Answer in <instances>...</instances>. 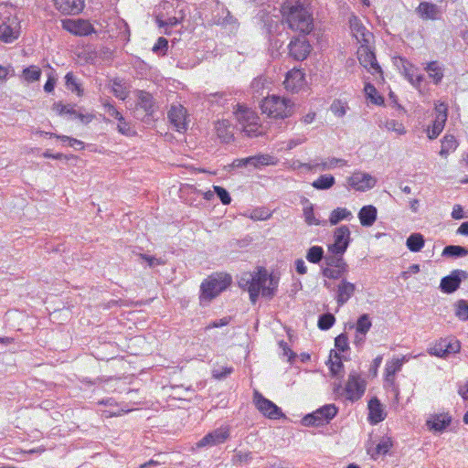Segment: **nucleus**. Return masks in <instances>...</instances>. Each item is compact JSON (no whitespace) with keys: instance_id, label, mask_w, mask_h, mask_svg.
<instances>
[{"instance_id":"nucleus-1","label":"nucleus","mask_w":468,"mask_h":468,"mask_svg":"<svg viewBox=\"0 0 468 468\" xmlns=\"http://www.w3.org/2000/svg\"><path fill=\"white\" fill-rule=\"evenodd\" d=\"M239 285L248 291L250 302L255 303L261 294L269 299L272 298L278 287V281L269 275L266 269L259 268L256 271L242 273Z\"/></svg>"},{"instance_id":"nucleus-2","label":"nucleus","mask_w":468,"mask_h":468,"mask_svg":"<svg viewBox=\"0 0 468 468\" xmlns=\"http://www.w3.org/2000/svg\"><path fill=\"white\" fill-rule=\"evenodd\" d=\"M282 22L293 30L309 34L314 27L313 17L307 7L300 1L286 0L281 5Z\"/></svg>"},{"instance_id":"nucleus-3","label":"nucleus","mask_w":468,"mask_h":468,"mask_svg":"<svg viewBox=\"0 0 468 468\" xmlns=\"http://www.w3.org/2000/svg\"><path fill=\"white\" fill-rule=\"evenodd\" d=\"M261 107L269 117L285 119L292 115L294 103L287 98L272 95L265 98Z\"/></svg>"},{"instance_id":"nucleus-4","label":"nucleus","mask_w":468,"mask_h":468,"mask_svg":"<svg viewBox=\"0 0 468 468\" xmlns=\"http://www.w3.org/2000/svg\"><path fill=\"white\" fill-rule=\"evenodd\" d=\"M231 282L229 275L216 273L204 280L200 285V302L209 303L221 292L226 290Z\"/></svg>"},{"instance_id":"nucleus-5","label":"nucleus","mask_w":468,"mask_h":468,"mask_svg":"<svg viewBox=\"0 0 468 468\" xmlns=\"http://www.w3.org/2000/svg\"><path fill=\"white\" fill-rule=\"evenodd\" d=\"M235 116L240 129L248 137H258L265 133V128L260 123V117L254 111L239 106Z\"/></svg>"},{"instance_id":"nucleus-6","label":"nucleus","mask_w":468,"mask_h":468,"mask_svg":"<svg viewBox=\"0 0 468 468\" xmlns=\"http://www.w3.org/2000/svg\"><path fill=\"white\" fill-rule=\"evenodd\" d=\"M338 409L335 404H326L302 419L305 427H320L328 424L337 414Z\"/></svg>"},{"instance_id":"nucleus-7","label":"nucleus","mask_w":468,"mask_h":468,"mask_svg":"<svg viewBox=\"0 0 468 468\" xmlns=\"http://www.w3.org/2000/svg\"><path fill=\"white\" fill-rule=\"evenodd\" d=\"M253 402L257 410L268 419L279 420L285 417L281 408L264 398L259 391L254 392Z\"/></svg>"},{"instance_id":"nucleus-8","label":"nucleus","mask_w":468,"mask_h":468,"mask_svg":"<svg viewBox=\"0 0 468 468\" xmlns=\"http://www.w3.org/2000/svg\"><path fill=\"white\" fill-rule=\"evenodd\" d=\"M334 242L328 246L329 252L345 253L352 240L351 231L346 225L335 228L333 233Z\"/></svg>"},{"instance_id":"nucleus-9","label":"nucleus","mask_w":468,"mask_h":468,"mask_svg":"<svg viewBox=\"0 0 468 468\" xmlns=\"http://www.w3.org/2000/svg\"><path fill=\"white\" fill-rule=\"evenodd\" d=\"M448 107L443 102L435 104L436 116L432 122V125L427 128L426 133L429 139H436L442 132L445 126V122L448 118Z\"/></svg>"},{"instance_id":"nucleus-10","label":"nucleus","mask_w":468,"mask_h":468,"mask_svg":"<svg viewBox=\"0 0 468 468\" xmlns=\"http://www.w3.org/2000/svg\"><path fill=\"white\" fill-rule=\"evenodd\" d=\"M276 158L268 154H261L246 158L235 159L232 163L233 167L241 168L252 166L254 168H261L262 166L274 165Z\"/></svg>"},{"instance_id":"nucleus-11","label":"nucleus","mask_w":468,"mask_h":468,"mask_svg":"<svg viewBox=\"0 0 468 468\" xmlns=\"http://www.w3.org/2000/svg\"><path fill=\"white\" fill-rule=\"evenodd\" d=\"M346 180L351 188L360 192L372 189L377 184V179L375 177L361 171L354 172Z\"/></svg>"},{"instance_id":"nucleus-12","label":"nucleus","mask_w":468,"mask_h":468,"mask_svg":"<svg viewBox=\"0 0 468 468\" xmlns=\"http://www.w3.org/2000/svg\"><path fill=\"white\" fill-rule=\"evenodd\" d=\"M20 35V25L16 17L8 16L0 23V40L12 43Z\"/></svg>"},{"instance_id":"nucleus-13","label":"nucleus","mask_w":468,"mask_h":468,"mask_svg":"<svg viewBox=\"0 0 468 468\" xmlns=\"http://www.w3.org/2000/svg\"><path fill=\"white\" fill-rule=\"evenodd\" d=\"M229 437V429L220 427L206 434L196 443L197 448L212 447L225 442Z\"/></svg>"},{"instance_id":"nucleus-14","label":"nucleus","mask_w":468,"mask_h":468,"mask_svg":"<svg viewBox=\"0 0 468 468\" xmlns=\"http://www.w3.org/2000/svg\"><path fill=\"white\" fill-rule=\"evenodd\" d=\"M366 390V381L356 373L348 376L346 385V392L347 399L355 401L359 399Z\"/></svg>"},{"instance_id":"nucleus-15","label":"nucleus","mask_w":468,"mask_h":468,"mask_svg":"<svg viewBox=\"0 0 468 468\" xmlns=\"http://www.w3.org/2000/svg\"><path fill=\"white\" fill-rule=\"evenodd\" d=\"M63 29L75 36H89L94 32L93 26L84 19H64L62 20Z\"/></svg>"},{"instance_id":"nucleus-16","label":"nucleus","mask_w":468,"mask_h":468,"mask_svg":"<svg viewBox=\"0 0 468 468\" xmlns=\"http://www.w3.org/2000/svg\"><path fill=\"white\" fill-rule=\"evenodd\" d=\"M468 278V272L463 270H454L450 275L441 280L440 289L445 293L454 292L461 284L463 280Z\"/></svg>"},{"instance_id":"nucleus-17","label":"nucleus","mask_w":468,"mask_h":468,"mask_svg":"<svg viewBox=\"0 0 468 468\" xmlns=\"http://www.w3.org/2000/svg\"><path fill=\"white\" fill-rule=\"evenodd\" d=\"M369 44L360 45L357 49V58L359 63L372 73L381 72V69L377 62L374 52L369 48Z\"/></svg>"},{"instance_id":"nucleus-18","label":"nucleus","mask_w":468,"mask_h":468,"mask_svg":"<svg viewBox=\"0 0 468 468\" xmlns=\"http://www.w3.org/2000/svg\"><path fill=\"white\" fill-rule=\"evenodd\" d=\"M460 343L454 339H441L434 344L432 347L429 349V354L438 356L444 357L450 354L459 352Z\"/></svg>"},{"instance_id":"nucleus-19","label":"nucleus","mask_w":468,"mask_h":468,"mask_svg":"<svg viewBox=\"0 0 468 468\" xmlns=\"http://www.w3.org/2000/svg\"><path fill=\"white\" fill-rule=\"evenodd\" d=\"M312 47L305 37H295L289 44V53L296 60H303L310 54Z\"/></svg>"},{"instance_id":"nucleus-20","label":"nucleus","mask_w":468,"mask_h":468,"mask_svg":"<svg viewBox=\"0 0 468 468\" xmlns=\"http://www.w3.org/2000/svg\"><path fill=\"white\" fill-rule=\"evenodd\" d=\"M372 326V322L367 314L360 315L354 325L356 334L354 337V345L357 347L363 346L366 341V335Z\"/></svg>"},{"instance_id":"nucleus-21","label":"nucleus","mask_w":468,"mask_h":468,"mask_svg":"<svg viewBox=\"0 0 468 468\" xmlns=\"http://www.w3.org/2000/svg\"><path fill=\"white\" fill-rule=\"evenodd\" d=\"M350 29L353 37L356 39V41L360 45L369 44L373 36L372 34L365 27L360 19L355 16L350 17L349 19Z\"/></svg>"},{"instance_id":"nucleus-22","label":"nucleus","mask_w":468,"mask_h":468,"mask_svg":"<svg viewBox=\"0 0 468 468\" xmlns=\"http://www.w3.org/2000/svg\"><path fill=\"white\" fill-rule=\"evenodd\" d=\"M167 115L170 122L175 126L177 132L186 130V110L182 105H172Z\"/></svg>"},{"instance_id":"nucleus-23","label":"nucleus","mask_w":468,"mask_h":468,"mask_svg":"<svg viewBox=\"0 0 468 468\" xmlns=\"http://www.w3.org/2000/svg\"><path fill=\"white\" fill-rule=\"evenodd\" d=\"M304 82V73L301 69H293L287 72L283 85L288 91L297 92L303 87Z\"/></svg>"},{"instance_id":"nucleus-24","label":"nucleus","mask_w":468,"mask_h":468,"mask_svg":"<svg viewBox=\"0 0 468 468\" xmlns=\"http://www.w3.org/2000/svg\"><path fill=\"white\" fill-rule=\"evenodd\" d=\"M416 13L423 20H437L441 16V9L436 4L421 2L416 8Z\"/></svg>"},{"instance_id":"nucleus-25","label":"nucleus","mask_w":468,"mask_h":468,"mask_svg":"<svg viewBox=\"0 0 468 468\" xmlns=\"http://www.w3.org/2000/svg\"><path fill=\"white\" fill-rule=\"evenodd\" d=\"M356 285L346 279H342L335 289V301L338 306L344 305L353 296Z\"/></svg>"},{"instance_id":"nucleus-26","label":"nucleus","mask_w":468,"mask_h":468,"mask_svg":"<svg viewBox=\"0 0 468 468\" xmlns=\"http://www.w3.org/2000/svg\"><path fill=\"white\" fill-rule=\"evenodd\" d=\"M409 358L406 356L402 357L393 358L386 363L385 367V382L389 386L395 385V375L401 370V367Z\"/></svg>"},{"instance_id":"nucleus-27","label":"nucleus","mask_w":468,"mask_h":468,"mask_svg":"<svg viewBox=\"0 0 468 468\" xmlns=\"http://www.w3.org/2000/svg\"><path fill=\"white\" fill-rule=\"evenodd\" d=\"M452 422V417L448 413L431 415L426 421L430 431L442 432Z\"/></svg>"},{"instance_id":"nucleus-28","label":"nucleus","mask_w":468,"mask_h":468,"mask_svg":"<svg viewBox=\"0 0 468 468\" xmlns=\"http://www.w3.org/2000/svg\"><path fill=\"white\" fill-rule=\"evenodd\" d=\"M55 6L63 14H79L84 8V0H55Z\"/></svg>"},{"instance_id":"nucleus-29","label":"nucleus","mask_w":468,"mask_h":468,"mask_svg":"<svg viewBox=\"0 0 468 468\" xmlns=\"http://www.w3.org/2000/svg\"><path fill=\"white\" fill-rule=\"evenodd\" d=\"M399 61L401 62V70L407 80L414 86H420L421 82L424 80V76L422 74L417 73V69L406 60L403 58H399Z\"/></svg>"},{"instance_id":"nucleus-30","label":"nucleus","mask_w":468,"mask_h":468,"mask_svg":"<svg viewBox=\"0 0 468 468\" xmlns=\"http://www.w3.org/2000/svg\"><path fill=\"white\" fill-rule=\"evenodd\" d=\"M368 411L367 420L374 425L382 421L386 417L382 405L377 398H373L369 400Z\"/></svg>"},{"instance_id":"nucleus-31","label":"nucleus","mask_w":468,"mask_h":468,"mask_svg":"<svg viewBox=\"0 0 468 468\" xmlns=\"http://www.w3.org/2000/svg\"><path fill=\"white\" fill-rule=\"evenodd\" d=\"M216 133L218 138L224 143H229L233 139L234 128L228 120L218 121L215 125Z\"/></svg>"},{"instance_id":"nucleus-32","label":"nucleus","mask_w":468,"mask_h":468,"mask_svg":"<svg viewBox=\"0 0 468 468\" xmlns=\"http://www.w3.org/2000/svg\"><path fill=\"white\" fill-rule=\"evenodd\" d=\"M377 208L372 206H364L358 212V218L364 227H371L377 219Z\"/></svg>"},{"instance_id":"nucleus-33","label":"nucleus","mask_w":468,"mask_h":468,"mask_svg":"<svg viewBox=\"0 0 468 468\" xmlns=\"http://www.w3.org/2000/svg\"><path fill=\"white\" fill-rule=\"evenodd\" d=\"M353 218L352 212L346 207H336L330 213L329 223L332 226L337 225L342 220L350 221Z\"/></svg>"},{"instance_id":"nucleus-34","label":"nucleus","mask_w":468,"mask_h":468,"mask_svg":"<svg viewBox=\"0 0 468 468\" xmlns=\"http://www.w3.org/2000/svg\"><path fill=\"white\" fill-rule=\"evenodd\" d=\"M137 106L143 109L146 114L151 115L154 106L153 96L149 92L139 90Z\"/></svg>"},{"instance_id":"nucleus-35","label":"nucleus","mask_w":468,"mask_h":468,"mask_svg":"<svg viewBox=\"0 0 468 468\" xmlns=\"http://www.w3.org/2000/svg\"><path fill=\"white\" fill-rule=\"evenodd\" d=\"M425 70L435 84H439L444 76L443 67L438 61L429 62Z\"/></svg>"},{"instance_id":"nucleus-36","label":"nucleus","mask_w":468,"mask_h":468,"mask_svg":"<svg viewBox=\"0 0 468 468\" xmlns=\"http://www.w3.org/2000/svg\"><path fill=\"white\" fill-rule=\"evenodd\" d=\"M391 447V439L388 437H384L380 440V441L377 444V446L374 449H368L367 452L371 455L373 459H377L379 455H383L388 452Z\"/></svg>"},{"instance_id":"nucleus-37","label":"nucleus","mask_w":468,"mask_h":468,"mask_svg":"<svg viewBox=\"0 0 468 468\" xmlns=\"http://www.w3.org/2000/svg\"><path fill=\"white\" fill-rule=\"evenodd\" d=\"M344 253L330 252L329 255L324 257L325 267L340 268L342 270L348 267L347 263L343 258Z\"/></svg>"},{"instance_id":"nucleus-38","label":"nucleus","mask_w":468,"mask_h":468,"mask_svg":"<svg viewBox=\"0 0 468 468\" xmlns=\"http://www.w3.org/2000/svg\"><path fill=\"white\" fill-rule=\"evenodd\" d=\"M458 146L456 138L452 134H445L441 140L440 155L446 157L451 152L455 151Z\"/></svg>"},{"instance_id":"nucleus-39","label":"nucleus","mask_w":468,"mask_h":468,"mask_svg":"<svg viewBox=\"0 0 468 468\" xmlns=\"http://www.w3.org/2000/svg\"><path fill=\"white\" fill-rule=\"evenodd\" d=\"M425 240L420 233H413L406 240L407 248L412 252H418L424 247Z\"/></svg>"},{"instance_id":"nucleus-40","label":"nucleus","mask_w":468,"mask_h":468,"mask_svg":"<svg viewBox=\"0 0 468 468\" xmlns=\"http://www.w3.org/2000/svg\"><path fill=\"white\" fill-rule=\"evenodd\" d=\"M42 71L39 67L31 65L23 69L21 78L27 83L37 81L41 77Z\"/></svg>"},{"instance_id":"nucleus-41","label":"nucleus","mask_w":468,"mask_h":468,"mask_svg":"<svg viewBox=\"0 0 468 468\" xmlns=\"http://www.w3.org/2000/svg\"><path fill=\"white\" fill-rule=\"evenodd\" d=\"M65 85L69 90L75 92L78 96L80 97L83 95L84 90L72 72H68L66 74Z\"/></svg>"},{"instance_id":"nucleus-42","label":"nucleus","mask_w":468,"mask_h":468,"mask_svg":"<svg viewBox=\"0 0 468 468\" xmlns=\"http://www.w3.org/2000/svg\"><path fill=\"white\" fill-rule=\"evenodd\" d=\"M335 183V177L331 175H322L312 183L313 187L318 190H327Z\"/></svg>"},{"instance_id":"nucleus-43","label":"nucleus","mask_w":468,"mask_h":468,"mask_svg":"<svg viewBox=\"0 0 468 468\" xmlns=\"http://www.w3.org/2000/svg\"><path fill=\"white\" fill-rule=\"evenodd\" d=\"M112 91L116 98L122 101H124L129 95L128 88L120 79H114L112 80Z\"/></svg>"},{"instance_id":"nucleus-44","label":"nucleus","mask_w":468,"mask_h":468,"mask_svg":"<svg viewBox=\"0 0 468 468\" xmlns=\"http://www.w3.org/2000/svg\"><path fill=\"white\" fill-rule=\"evenodd\" d=\"M441 255L443 257L454 258L464 257L468 255V250L464 247L458 245H449L443 249Z\"/></svg>"},{"instance_id":"nucleus-45","label":"nucleus","mask_w":468,"mask_h":468,"mask_svg":"<svg viewBox=\"0 0 468 468\" xmlns=\"http://www.w3.org/2000/svg\"><path fill=\"white\" fill-rule=\"evenodd\" d=\"M156 23L160 27L165 28V34H170V29L177 26L179 24V20L176 16L164 17L163 16H157Z\"/></svg>"},{"instance_id":"nucleus-46","label":"nucleus","mask_w":468,"mask_h":468,"mask_svg":"<svg viewBox=\"0 0 468 468\" xmlns=\"http://www.w3.org/2000/svg\"><path fill=\"white\" fill-rule=\"evenodd\" d=\"M303 217H304V221L309 226L325 225V223H326L325 221H321L320 219H318L315 217L314 212V207L312 204H309L308 206H305L303 207Z\"/></svg>"},{"instance_id":"nucleus-47","label":"nucleus","mask_w":468,"mask_h":468,"mask_svg":"<svg viewBox=\"0 0 468 468\" xmlns=\"http://www.w3.org/2000/svg\"><path fill=\"white\" fill-rule=\"evenodd\" d=\"M347 162L345 159L330 157L324 161L317 162L318 170L324 171L335 168L337 165H346Z\"/></svg>"},{"instance_id":"nucleus-48","label":"nucleus","mask_w":468,"mask_h":468,"mask_svg":"<svg viewBox=\"0 0 468 468\" xmlns=\"http://www.w3.org/2000/svg\"><path fill=\"white\" fill-rule=\"evenodd\" d=\"M348 272V267H346V269L342 270L340 268H331V267H324L322 270V274L324 277L333 280H338L341 279L346 273Z\"/></svg>"},{"instance_id":"nucleus-49","label":"nucleus","mask_w":468,"mask_h":468,"mask_svg":"<svg viewBox=\"0 0 468 468\" xmlns=\"http://www.w3.org/2000/svg\"><path fill=\"white\" fill-rule=\"evenodd\" d=\"M335 323V317L333 314L326 313L319 316L317 326L320 330H329Z\"/></svg>"},{"instance_id":"nucleus-50","label":"nucleus","mask_w":468,"mask_h":468,"mask_svg":"<svg viewBox=\"0 0 468 468\" xmlns=\"http://www.w3.org/2000/svg\"><path fill=\"white\" fill-rule=\"evenodd\" d=\"M324 258V249L320 246L311 247L306 253V259L312 263H319Z\"/></svg>"},{"instance_id":"nucleus-51","label":"nucleus","mask_w":468,"mask_h":468,"mask_svg":"<svg viewBox=\"0 0 468 468\" xmlns=\"http://www.w3.org/2000/svg\"><path fill=\"white\" fill-rule=\"evenodd\" d=\"M348 109L347 103L345 101H342L341 100H335L331 106L330 110L331 112L338 117H343Z\"/></svg>"},{"instance_id":"nucleus-52","label":"nucleus","mask_w":468,"mask_h":468,"mask_svg":"<svg viewBox=\"0 0 468 468\" xmlns=\"http://www.w3.org/2000/svg\"><path fill=\"white\" fill-rule=\"evenodd\" d=\"M455 315L462 321H468V302L459 300L456 303Z\"/></svg>"},{"instance_id":"nucleus-53","label":"nucleus","mask_w":468,"mask_h":468,"mask_svg":"<svg viewBox=\"0 0 468 468\" xmlns=\"http://www.w3.org/2000/svg\"><path fill=\"white\" fill-rule=\"evenodd\" d=\"M251 459L252 454L250 452H242L235 450L231 462L233 464L237 465L242 463H248L251 461Z\"/></svg>"},{"instance_id":"nucleus-54","label":"nucleus","mask_w":468,"mask_h":468,"mask_svg":"<svg viewBox=\"0 0 468 468\" xmlns=\"http://www.w3.org/2000/svg\"><path fill=\"white\" fill-rule=\"evenodd\" d=\"M384 126L388 131L395 132L399 135L404 134L406 133L404 125L396 120H388L385 122Z\"/></svg>"},{"instance_id":"nucleus-55","label":"nucleus","mask_w":468,"mask_h":468,"mask_svg":"<svg viewBox=\"0 0 468 468\" xmlns=\"http://www.w3.org/2000/svg\"><path fill=\"white\" fill-rule=\"evenodd\" d=\"M271 217V213L264 208L259 207L251 211L250 218L253 220H266Z\"/></svg>"},{"instance_id":"nucleus-56","label":"nucleus","mask_w":468,"mask_h":468,"mask_svg":"<svg viewBox=\"0 0 468 468\" xmlns=\"http://www.w3.org/2000/svg\"><path fill=\"white\" fill-rule=\"evenodd\" d=\"M117 130L120 133L126 136L134 134V131L133 130L130 122H126L123 116H122V119L118 120Z\"/></svg>"},{"instance_id":"nucleus-57","label":"nucleus","mask_w":468,"mask_h":468,"mask_svg":"<svg viewBox=\"0 0 468 468\" xmlns=\"http://www.w3.org/2000/svg\"><path fill=\"white\" fill-rule=\"evenodd\" d=\"M233 372V367H216L212 370V376L214 378L221 380L226 378Z\"/></svg>"},{"instance_id":"nucleus-58","label":"nucleus","mask_w":468,"mask_h":468,"mask_svg":"<svg viewBox=\"0 0 468 468\" xmlns=\"http://www.w3.org/2000/svg\"><path fill=\"white\" fill-rule=\"evenodd\" d=\"M213 188H214V192L219 197V199L223 205L230 204L231 197H230L229 192L224 187L219 186H214Z\"/></svg>"},{"instance_id":"nucleus-59","label":"nucleus","mask_w":468,"mask_h":468,"mask_svg":"<svg viewBox=\"0 0 468 468\" xmlns=\"http://www.w3.org/2000/svg\"><path fill=\"white\" fill-rule=\"evenodd\" d=\"M335 346L340 352H345L348 349V339L345 334H341L335 339Z\"/></svg>"},{"instance_id":"nucleus-60","label":"nucleus","mask_w":468,"mask_h":468,"mask_svg":"<svg viewBox=\"0 0 468 468\" xmlns=\"http://www.w3.org/2000/svg\"><path fill=\"white\" fill-rule=\"evenodd\" d=\"M57 108H58L59 114L75 115L77 118L80 119L81 121H83V119H84V115L81 113H77V112L74 110V108L72 106L58 104V105H57Z\"/></svg>"},{"instance_id":"nucleus-61","label":"nucleus","mask_w":468,"mask_h":468,"mask_svg":"<svg viewBox=\"0 0 468 468\" xmlns=\"http://www.w3.org/2000/svg\"><path fill=\"white\" fill-rule=\"evenodd\" d=\"M168 48V41L165 37H159L153 47L154 53L165 54Z\"/></svg>"},{"instance_id":"nucleus-62","label":"nucleus","mask_w":468,"mask_h":468,"mask_svg":"<svg viewBox=\"0 0 468 468\" xmlns=\"http://www.w3.org/2000/svg\"><path fill=\"white\" fill-rule=\"evenodd\" d=\"M267 468H292V464L288 461L274 458L268 462Z\"/></svg>"},{"instance_id":"nucleus-63","label":"nucleus","mask_w":468,"mask_h":468,"mask_svg":"<svg viewBox=\"0 0 468 468\" xmlns=\"http://www.w3.org/2000/svg\"><path fill=\"white\" fill-rule=\"evenodd\" d=\"M104 112L111 117L115 118L116 120L122 119V113L110 102H104L102 104Z\"/></svg>"},{"instance_id":"nucleus-64","label":"nucleus","mask_w":468,"mask_h":468,"mask_svg":"<svg viewBox=\"0 0 468 468\" xmlns=\"http://www.w3.org/2000/svg\"><path fill=\"white\" fill-rule=\"evenodd\" d=\"M307 141V137L304 134H298L291 138L287 143L288 149H292L300 144H304Z\"/></svg>"}]
</instances>
